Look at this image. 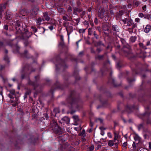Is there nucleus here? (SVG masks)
I'll return each instance as SVG.
<instances>
[{"label":"nucleus","instance_id":"e433bc0d","mask_svg":"<svg viewBox=\"0 0 151 151\" xmlns=\"http://www.w3.org/2000/svg\"><path fill=\"white\" fill-rule=\"evenodd\" d=\"M114 142H115V141L114 142V141L109 140L108 142V145L110 146H112L114 145Z\"/></svg>","mask_w":151,"mask_h":151},{"label":"nucleus","instance_id":"dca6fc26","mask_svg":"<svg viewBox=\"0 0 151 151\" xmlns=\"http://www.w3.org/2000/svg\"><path fill=\"white\" fill-rule=\"evenodd\" d=\"M59 58V61L60 62V65H61L62 67L63 68H67L68 66L66 65L65 60H62L59 57H58Z\"/></svg>","mask_w":151,"mask_h":151},{"label":"nucleus","instance_id":"a18cd8bd","mask_svg":"<svg viewBox=\"0 0 151 151\" xmlns=\"http://www.w3.org/2000/svg\"><path fill=\"white\" fill-rule=\"evenodd\" d=\"M31 28H32V31L34 33H35L37 32V29L34 26H32L31 27Z\"/></svg>","mask_w":151,"mask_h":151},{"label":"nucleus","instance_id":"052dcab7","mask_svg":"<svg viewBox=\"0 0 151 151\" xmlns=\"http://www.w3.org/2000/svg\"><path fill=\"white\" fill-rule=\"evenodd\" d=\"M129 19L127 18H125L123 20V22L124 24H126L127 23Z\"/></svg>","mask_w":151,"mask_h":151},{"label":"nucleus","instance_id":"ea45409f","mask_svg":"<svg viewBox=\"0 0 151 151\" xmlns=\"http://www.w3.org/2000/svg\"><path fill=\"white\" fill-rule=\"evenodd\" d=\"M133 24L132 21L131 20H128V22L127 23V24H126V26H131V25H132Z\"/></svg>","mask_w":151,"mask_h":151},{"label":"nucleus","instance_id":"69168bd1","mask_svg":"<svg viewBox=\"0 0 151 151\" xmlns=\"http://www.w3.org/2000/svg\"><path fill=\"white\" fill-rule=\"evenodd\" d=\"M94 146L92 145L91 146V147H89V150L90 151H93L94 149Z\"/></svg>","mask_w":151,"mask_h":151},{"label":"nucleus","instance_id":"09e8293b","mask_svg":"<svg viewBox=\"0 0 151 151\" xmlns=\"http://www.w3.org/2000/svg\"><path fill=\"white\" fill-rule=\"evenodd\" d=\"M90 38L89 37H87V39L86 40V43L88 45H91V43L89 41V40Z\"/></svg>","mask_w":151,"mask_h":151},{"label":"nucleus","instance_id":"a878e982","mask_svg":"<svg viewBox=\"0 0 151 151\" xmlns=\"http://www.w3.org/2000/svg\"><path fill=\"white\" fill-rule=\"evenodd\" d=\"M53 112L55 113V116L57 113H60V110L58 108H56L54 109Z\"/></svg>","mask_w":151,"mask_h":151},{"label":"nucleus","instance_id":"c03bdc74","mask_svg":"<svg viewBox=\"0 0 151 151\" xmlns=\"http://www.w3.org/2000/svg\"><path fill=\"white\" fill-rule=\"evenodd\" d=\"M144 17L145 19H149L150 18V14H145L144 15Z\"/></svg>","mask_w":151,"mask_h":151},{"label":"nucleus","instance_id":"aec40b11","mask_svg":"<svg viewBox=\"0 0 151 151\" xmlns=\"http://www.w3.org/2000/svg\"><path fill=\"white\" fill-rule=\"evenodd\" d=\"M151 29V26L150 25H147L144 29V32L146 33L149 32Z\"/></svg>","mask_w":151,"mask_h":151},{"label":"nucleus","instance_id":"4468645a","mask_svg":"<svg viewBox=\"0 0 151 151\" xmlns=\"http://www.w3.org/2000/svg\"><path fill=\"white\" fill-rule=\"evenodd\" d=\"M107 55L106 53H105L102 55H96L95 57V60H102L104 59V57L105 56Z\"/></svg>","mask_w":151,"mask_h":151},{"label":"nucleus","instance_id":"bb28decb","mask_svg":"<svg viewBox=\"0 0 151 151\" xmlns=\"http://www.w3.org/2000/svg\"><path fill=\"white\" fill-rule=\"evenodd\" d=\"M6 19L10 20L11 19V14L8 12H7L6 15Z\"/></svg>","mask_w":151,"mask_h":151},{"label":"nucleus","instance_id":"4d7b16f0","mask_svg":"<svg viewBox=\"0 0 151 151\" xmlns=\"http://www.w3.org/2000/svg\"><path fill=\"white\" fill-rule=\"evenodd\" d=\"M30 43V42H28V41H25L24 42V44L25 46L26 47H27Z\"/></svg>","mask_w":151,"mask_h":151},{"label":"nucleus","instance_id":"4be33fe9","mask_svg":"<svg viewBox=\"0 0 151 151\" xmlns=\"http://www.w3.org/2000/svg\"><path fill=\"white\" fill-rule=\"evenodd\" d=\"M134 134V139L135 141H138V142L137 144H138L139 142L141 140V138L140 137L138 136V135L136 133Z\"/></svg>","mask_w":151,"mask_h":151},{"label":"nucleus","instance_id":"a211bd4d","mask_svg":"<svg viewBox=\"0 0 151 151\" xmlns=\"http://www.w3.org/2000/svg\"><path fill=\"white\" fill-rule=\"evenodd\" d=\"M104 95L100 96L99 97L100 101L103 104H104L106 103L107 100L104 98Z\"/></svg>","mask_w":151,"mask_h":151},{"label":"nucleus","instance_id":"3c124183","mask_svg":"<svg viewBox=\"0 0 151 151\" xmlns=\"http://www.w3.org/2000/svg\"><path fill=\"white\" fill-rule=\"evenodd\" d=\"M55 25V24L54 23L52 24V25L48 27V28L51 30H52L54 28V26Z\"/></svg>","mask_w":151,"mask_h":151},{"label":"nucleus","instance_id":"0eeeda50","mask_svg":"<svg viewBox=\"0 0 151 151\" xmlns=\"http://www.w3.org/2000/svg\"><path fill=\"white\" fill-rule=\"evenodd\" d=\"M39 8L37 6H34L30 11V16L32 18H34L37 15Z\"/></svg>","mask_w":151,"mask_h":151},{"label":"nucleus","instance_id":"6e6552de","mask_svg":"<svg viewBox=\"0 0 151 151\" xmlns=\"http://www.w3.org/2000/svg\"><path fill=\"white\" fill-rule=\"evenodd\" d=\"M105 10L104 8H102L99 11L98 16L101 19H103L106 16L109 17V15L108 13H104Z\"/></svg>","mask_w":151,"mask_h":151},{"label":"nucleus","instance_id":"c9c22d12","mask_svg":"<svg viewBox=\"0 0 151 151\" xmlns=\"http://www.w3.org/2000/svg\"><path fill=\"white\" fill-rule=\"evenodd\" d=\"M58 12L64 14L65 13V10L63 8H58Z\"/></svg>","mask_w":151,"mask_h":151},{"label":"nucleus","instance_id":"20e7f679","mask_svg":"<svg viewBox=\"0 0 151 151\" xmlns=\"http://www.w3.org/2000/svg\"><path fill=\"white\" fill-rule=\"evenodd\" d=\"M123 55L130 58H136V56L133 55L131 47L129 45H123Z\"/></svg>","mask_w":151,"mask_h":151},{"label":"nucleus","instance_id":"ddd939ff","mask_svg":"<svg viewBox=\"0 0 151 151\" xmlns=\"http://www.w3.org/2000/svg\"><path fill=\"white\" fill-rule=\"evenodd\" d=\"M70 121V119L68 117L64 116L61 119V121H59V122L61 123H66L68 124L69 123Z\"/></svg>","mask_w":151,"mask_h":151},{"label":"nucleus","instance_id":"e2e57ef3","mask_svg":"<svg viewBox=\"0 0 151 151\" xmlns=\"http://www.w3.org/2000/svg\"><path fill=\"white\" fill-rule=\"evenodd\" d=\"M55 88H57L60 87L59 85V83L58 82H56V83L55 85Z\"/></svg>","mask_w":151,"mask_h":151},{"label":"nucleus","instance_id":"cd10ccee","mask_svg":"<svg viewBox=\"0 0 151 151\" xmlns=\"http://www.w3.org/2000/svg\"><path fill=\"white\" fill-rule=\"evenodd\" d=\"M63 19L65 21H71V20H70V17L67 15L63 16Z\"/></svg>","mask_w":151,"mask_h":151},{"label":"nucleus","instance_id":"423d86ee","mask_svg":"<svg viewBox=\"0 0 151 151\" xmlns=\"http://www.w3.org/2000/svg\"><path fill=\"white\" fill-rule=\"evenodd\" d=\"M22 23V22L19 21V20L17 21L16 22V29L17 30V34H21L23 33V31L25 30L24 28L23 27V26L21 25Z\"/></svg>","mask_w":151,"mask_h":151},{"label":"nucleus","instance_id":"864d4df0","mask_svg":"<svg viewBox=\"0 0 151 151\" xmlns=\"http://www.w3.org/2000/svg\"><path fill=\"white\" fill-rule=\"evenodd\" d=\"M73 119H74L76 121H78L79 120L78 116H76V115L73 116Z\"/></svg>","mask_w":151,"mask_h":151},{"label":"nucleus","instance_id":"c85d7f7f","mask_svg":"<svg viewBox=\"0 0 151 151\" xmlns=\"http://www.w3.org/2000/svg\"><path fill=\"white\" fill-rule=\"evenodd\" d=\"M73 10L76 11V12H79L80 13L82 11V9H80L79 7L78 6V7H73Z\"/></svg>","mask_w":151,"mask_h":151},{"label":"nucleus","instance_id":"8fccbe9b","mask_svg":"<svg viewBox=\"0 0 151 151\" xmlns=\"http://www.w3.org/2000/svg\"><path fill=\"white\" fill-rule=\"evenodd\" d=\"M114 142L118 138V136L117 134L115 132H114Z\"/></svg>","mask_w":151,"mask_h":151},{"label":"nucleus","instance_id":"f3484780","mask_svg":"<svg viewBox=\"0 0 151 151\" xmlns=\"http://www.w3.org/2000/svg\"><path fill=\"white\" fill-rule=\"evenodd\" d=\"M109 27L107 25H105L103 27V30L106 34H108L109 31Z\"/></svg>","mask_w":151,"mask_h":151},{"label":"nucleus","instance_id":"5701e85b","mask_svg":"<svg viewBox=\"0 0 151 151\" xmlns=\"http://www.w3.org/2000/svg\"><path fill=\"white\" fill-rule=\"evenodd\" d=\"M125 110L128 113H130L132 111V108L130 106L127 105L125 106Z\"/></svg>","mask_w":151,"mask_h":151},{"label":"nucleus","instance_id":"9d476101","mask_svg":"<svg viewBox=\"0 0 151 151\" xmlns=\"http://www.w3.org/2000/svg\"><path fill=\"white\" fill-rule=\"evenodd\" d=\"M20 55L21 57L25 58L27 59H29L33 57L32 56H30V54H28V51L27 50H25L23 53H20Z\"/></svg>","mask_w":151,"mask_h":151},{"label":"nucleus","instance_id":"58836bf2","mask_svg":"<svg viewBox=\"0 0 151 151\" xmlns=\"http://www.w3.org/2000/svg\"><path fill=\"white\" fill-rule=\"evenodd\" d=\"M123 14V11H119L117 13V16L118 17H122V15Z\"/></svg>","mask_w":151,"mask_h":151},{"label":"nucleus","instance_id":"f8f14e48","mask_svg":"<svg viewBox=\"0 0 151 151\" xmlns=\"http://www.w3.org/2000/svg\"><path fill=\"white\" fill-rule=\"evenodd\" d=\"M93 38H92V43H93L95 47H98L101 46H102L104 47H105V45L103 43L102 41L101 40H99L97 42H95L94 40H93Z\"/></svg>","mask_w":151,"mask_h":151},{"label":"nucleus","instance_id":"1a4fd4ad","mask_svg":"<svg viewBox=\"0 0 151 151\" xmlns=\"http://www.w3.org/2000/svg\"><path fill=\"white\" fill-rule=\"evenodd\" d=\"M22 37L24 39H27L29 38L32 35L31 32H29L28 30H26L24 33H22Z\"/></svg>","mask_w":151,"mask_h":151},{"label":"nucleus","instance_id":"2f4dec72","mask_svg":"<svg viewBox=\"0 0 151 151\" xmlns=\"http://www.w3.org/2000/svg\"><path fill=\"white\" fill-rule=\"evenodd\" d=\"M37 25L38 26H39L41 24V22L42 21V19L41 18H39L37 19Z\"/></svg>","mask_w":151,"mask_h":151},{"label":"nucleus","instance_id":"2eb2a0df","mask_svg":"<svg viewBox=\"0 0 151 151\" xmlns=\"http://www.w3.org/2000/svg\"><path fill=\"white\" fill-rule=\"evenodd\" d=\"M5 8L6 6L5 5L0 4V19H1L2 17V13ZM1 23V22L0 21V24Z\"/></svg>","mask_w":151,"mask_h":151},{"label":"nucleus","instance_id":"a19ab883","mask_svg":"<svg viewBox=\"0 0 151 151\" xmlns=\"http://www.w3.org/2000/svg\"><path fill=\"white\" fill-rule=\"evenodd\" d=\"M4 60L8 63H9V58L7 55H6L4 56Z\"/></svg>","mask_w":151,"mask_h":151},{"label":"nucleus","instance_id":"49530a36","mask_svg":"<svg viewBox=\"0 0 151 151\" xmlns=\"http://www.w3.org/2000/svg\"><path fill=\"white\" fill-rule=\"evenodd\" d=\"M143 123H141L139 124L138 126V128L139 130H140L141 128H142L143 127Z\"/></svg>","mask_w":151,"mask_h":151},{"label":"nucleus","instance_id":"6e6d98bb","mask_svg":"<svg viewBox=\"0 0 151 151\" xmlns=\"http://www.w3.org/2000/svg\"><path fill=\"white\" fill-rule=\"evenodd\" d=\"M86 29H80L79 30V33H83L85 32V30H86Z\"/></svg>","mask_w":151,"mask_h":151},{"label":"nucleus","instance_id":"b1692460","mask_svg":"<svg viewBox=\"0 0 151 151\" xmlns=\"http://www.w3.org/2000/svg\"><path fill=\"white\" fill-rule=\"evenodd\" d=\"M112 29L115 32L119 31V29L117 26L116 25H113L112 27Z\"/></svg>","mask_w":151,"mask_h":151},{"label":"nucleus","instance_id":"72a5a7b5","mask_svg":"<svg viewBox=\"0 0 151 151\" xmlns=\"http://www.w3.org/2000/svg\"><path fill=\"white\" fill-rule=\"evenodd\" d=\"M13 40H12L10 41H9L7 42V45L10 46L12 47L14 45V43L12 42Z\"/></svg>","mask_w":151,"mask_h":151},{"label":"nucleus","instance_id":"f704fd0d","mask_svg":"<svg viewBox=\"0 0 151 151\" xmlns=\"http://www.w3.org/2000/svg\"><path fill=\"white\" fill-rule=\"evenodd\" d=\"M139 47L143 49H146L147 48L145 46L144 44L142 43H139Z\"/></svg>","mask_w":151,"mask_h":151},{"label":"nucleus","instance_id":"7c9ffc66","mask_svg":"<svg viewBox=\"0 0 151 151\" xmlns=\"http://www.w3.org/2000/svg\"><path fill=\"white\" fill-rule=\"evenodd\" d=\"M6 45L3 41L0 40V48H4Z\"/></svg>","mask_w":151,"mask_h":151},{"label":"nucleus","instance_id":"7ed1b4c3","mask_svg":"<svg viewBox=\"0 0 151 151\" xmlns=\"http://www.w3.org/2000/svg\"><path fill=\"white\" fill-rule=\"evenodd\" d=\"M50 126L55 134L60 135L63 133V131L55 120H52L50 121Z\"/></svg>","mask_w":151,"mask_h":151},{"label":"nucleus","instance_id":"de8ad7c7","mask_svg":"<svg viewBox=\"0 0 151 151\" xmlns=\"http://www.w3.org/2000/svg\"><path fill=\"white\" fill-rule=\"evenodd\" d=\"M127 79L129 83H131L135 81L134 78L130 79L129 78H127Z\"/></svg>","mask_w":151,"mask_h":151},{"label":"nucleus","instance_id":"680f3d73","mask_svg":"<svg viewBox=\"0 0 151 151\" xmlns=\"http://www.w3.org/2000/svg\"><path fill=\"white\" fill-rule=\"evenodd\" d=\"M10 94H12V95L14 96L15 95V91L14 90H11L10 91Z\"/></svg>","mask_w":151,"mask_h":151},{"label":"nucleus","instance_id":"603ef678","mask_svg":"<svg viewBox=\"0 0 151 151\" xmlns=\"http://www.w3.org/2000/svg\"><path fill=\"white\" fill-rule=\"evenodd\" d=\"M31 90L28 89L26 91L25 93L26 94V95H29L31 93Z\"/></svg>","mask_w":151,"mask_h":151},{"label":"nucleus","instance_id":"f03ea898","mask_svg":"<svg viewBox=\"0 0 151 151\" xmlns=\"http://www.w3.org/2000/svg\"><path fill=\"white\" fill-rule=\"evenodd\" d=\"M35 71V69H33L30 65L26 64L24 68L21 71V79H23L26 77L27 75H29L31 72Z\"/></svg>","mask_w":151,"mask_h":151},{"label":"nucleus","instance_id":"338daca9","mask_svg":"<svg viewBox=\"0 0 151 151\" xmlns=\"http://www.w3.org/2000/svg\"><path fill=\"white\" fill-rule=\"evenodd\" d=\"M32 117L34 119H37V114H35L32 115Z\"/></svg>","mask_w":151,"mask_h":151},{"label":"nucleus","instance_id":"4c0bfd02","mask_svg":"<svg viewBox=\"0 0 151 151\" xmlns=\"http://www.w3.org/2000/svg\"><path fill=\"white\" fill-rule=\"evenodd\" d=\"M137 39V37L135 36H132L130 38V40L132 42H134Z\"/></svg>","mask_w":151,"mask_h":151},{"label":"nucleus","instance_id":"c756f323","mask_svg":"<svg viewBox=\"0 0 151 151\" xmlns=\"http://www.w3.org/2000/svg\"><path fill=\"white\" fill-rule=\"evenodd\" d=\"M107 60L104 63V68H105L106 65L107 63H108L109 64H110V61L109 60L108 56V55L107 56Z\"/></svg>","mask_w":151,"mask_h":151},{"label":"nucleus","instance_id":"0e129e2a","mask_svg":"<svg viewBox=\"0 0 151 151\" xmlns=\"http://www.w3.org/2000/svg\"><path fill=\"white\" fill-rule=\"evenodd\" d=\"M139 17L141 18L144 17V14L142 13H140L138 14Z\"/></svg>","mask_w":151,"mask_h":151},{"label":"nucleus","instance_id":"412c9836","mask_svg":"<svg viewBox=\"0 0 151 151\" xmlns=\"http://www.w3.org/2000/svg\"><path fill=\"white\" fill-rule=\"evenodd\" d=\"M43 15L44 19L48 21L50 20V18L48 16L47 12L43 13Z\"/></svg>","mask_w":151,"mask_h":151},{"label":"nucleus","instance_id":"473e14b6","mask_svg":"<svg viewBox=\"0 0 151 151\" xmlns=\"http://www.w3.org/2000/svg\"><path fill=\"white\" fill-rule=\"evenodd\" d=\"M122 67V63L121 62L119 61L117 63L116 65V68L118 69H120Z\"/></svg>","mask_w":151,"mask_h":151},{"label":"nucleus","instance_id":"393cba45","mask_svg":"<svg viewBox=\"0 0 151 151\" xmlns=\"http://www.w3.org/2000/svg\"><path fill=\"white\" fill-rule=\"evenodd\" d=\"M43 115L44 116L41 118L40 120L41 121H42L45 119H47L48 118V116L47 114L45 113L43 114Z\"/></svg>","mask_w":151,"mask_h":151},{"label":"nucleus","instance_id":"13d9d810","mask_svg":"<svg viewBox=\"0 0 151 151\" xmlns=\"http://www.w3.org/2000/svg\"><path fill=\"white\" fill-rule=\"evenodd\" d=\"M81 13H80V14L81 15V18H82L83 16L85 14V12L84 11H83L82 10V11Z\"/></svg>","mask_w":151,"mask_h":151},{"label":"nucleus","instance_id":"6ab92c4d","mask_svg":"<svg viewBox=\"0 0 151 151\" xmlns=\"http://www.w3.org/2000/svg\"><path fill=\"white\" fill-rule=\"evenodd\" d=\"M150 114V113H148V112H145V113L143 114V116H145L146 114L148 115V116H147V118L146 120V123L147 124H151V121L148 117V116Z\"/></svg>","mask_w":151,"mask_h":151},{"label":"nucleus","instance_id":"79ce46f5","mask_svg":"<svg viewBox=\"0 0 151 151\" xmlns=\"http://www.w3.org/2000/svg\"><path fill=\"white\" fill-rule=\"evenodd\" d=\"M88 35H91L93 33V30L92 28H90L88 29Z\"/></svg>","mask_w":151,"mask_h":151},{"label":"nucleus","instance_id":"bf43d9fd","mask_svg":"<svg viewBox=\"0 0 151 151\" xmlns=\"http://www.w3.org/2000/svg\"><path fill=\"white\" fill-rule=\"evenodd\" d=\"M54 90L53 88H52L49 91L50 93L51 94L52 96H53Z\"/></svg>","mask_w":151,"mask_h":151},{"label":"nucleus","instance_id":"774afa93","mask_svg":"<svg viewBox=\"0 0 151 151\" xmlns=\"http://www.w3.org/2000/svg\"><path fill=\"white\" fill-rule=\"evenodd\" d=\"M84 24L85 25H87V27H88V22L86 21H84L83 22Z\"/></svg>","mask_w":151,"mask_h":151},{"label":"nucleus","instance_id":"39448f33","mask_svg":"<svg viewBox=\"0 0 151 151\" xmlns=\"http://www.w3.org/2000/svg\"><path fill=\"white\" fill-rule=\"evenodd\" d=\"M35 81H31L30 79V78L28 76V84L31 85L33 86L34 90H36L37 88L38 87H40L39 85L37 83V82L39 80L40 77L39 75H38L35 77Z\"/></svg>","mask_w":151,"mask_h":151},{"label":"nucleus","instance_id":"37998d69","mask_svg":"<svg viewBox=\"0 0 151 151\" xmlns=\"http://www.w3.org/2000/svg\"><path fill=\"white\" fill-rule=\"evenodd\" d=\"M93 35L94 36L96 39H98L99 36L97 34L95 31H93Z\"/></svg>","mask_w":151,"mask_h":151},{"label":"nucleus","instance_id":"5fc2aeb1","mask_svg":"<svg viewBox=\"0 0 151 151\" xmlns=\"http://www.w3.org/2000/svg\"><path fill=\"white\" fill-rule=\"evenodd\" d=\"M59 45L62 47H63L65 46V44L64 42L61 41L59 44Z\"/></svg>","mask_w":151,"mask_h":151},{"label":"nucleus","instance_id":"9b49d317","mask_svg":"<svg viewBox=\"0 0 151 151\" xmlns=\"http://www.w3.org/2000/svg\"><path fill=\"white\" fill-rule=\"evenodd\" d=\"M109 81L115 87H118L122 85L121 83L116 84L114 79L112 78H111L109 79Z\"/></svg>","mask_w":151,"mask_h":151},{"label":"nucleus","instance_id":"f257e3e1","mask_svg":"<svg viewBox=\"0 0 151 151\" xmlns=\"http://www.w3.org/2000/svg\"><path fill=\"white\" fill-rule=\"evenodd\" d=\"M79 101V99L77 98L76 92L72 91L66 99L65 101H62L61 103L63 105H70L71 108H73L77 107V104Z\"/></svg>","mask_w":151,"mask_h":151}]
</instances>
